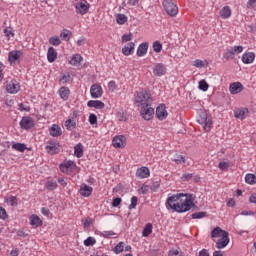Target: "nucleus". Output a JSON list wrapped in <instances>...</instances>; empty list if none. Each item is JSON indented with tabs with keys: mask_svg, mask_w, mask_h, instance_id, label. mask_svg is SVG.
Returning <instances> with one entry per match:
<instances>
[{
	"mask_svg": "<svg viewBox=\"0 0 256 256\" xmlns=\"http://www.w3.org/2000/svg\"><path fill=\"white\" fill-rule=\"evenodd\" d=\"M194 201L193 194H174L167 198L166 209H171L175 213H187L195 206Z\"/></svg>",
	"mask_w": 256,
	"mask_h": 256,
	"instance_id": "1",
	"label": "nucleus"
},
{
	"mask_svg": "<svg viewBox=\"0 0 256 256\" xmlns=\"http://www.w3.org/2000/svg\"><path fill=\"white\" fill-rule=\"evenodd\" d=\"M134 105L140 111V116L144 121H153L155 117V108H153V99L151 97H136Z\"/></svg>",
	"mask_w": 256,
	"mask_h": 256,
	"instance_id": "2",
	"label": "nucleus"
},
{
	"mask_svg": "<svg viewBox=\"0 0 256 256\" xmlns=\"http://www.w3.org/2000/svg\"><path fill=\"white\" fill-rule=\"evenodd\" d=\"M201 107H203V104H201V101H199L198 105L195 107V109L199 111L197 121L203 126L204 131L209 133L213 127V118L207 111L202 110Z\"/></svg>",
	"mask_w": 256,
	"mask_h": 256,
	"instance_id": "3",
	"label": "nucleus"
},
{
	"mask_svg": "<svg viewBox=\"0 0 256 256\" xmlns=\"http://www.w3.org/2000/svg\"><path fill=\"white\" fill-rule=\"evenodd\" d=\"M59 167L60 171L65 175H71L77 171V164L71 160H64Z\"/></svg>",
	"mask_w": 256,
	"mask_h": 256,
	"instance_id": "4",
	"label": "nucleus"
},
{
	"mask_svg": "<svg viewBox=\"0 0 256 256\" xmlns=\"http://www.w3.org/2000/svg\"><path fill=\"white\" fill-rule=\"evenodd\" d=\"M239 53H243V46L241 45L227 48L223 54V59L231 61V59H235V56L239 55Z\"/></svg>",
	"mask_w": 256,
	"mask_h": 256,
	"instance_id": "5",
	"label": "nucleus"
},
{
	"mask_svg": "<svg viewBox=\"0 0 256 256\" xmlns=\"http://www.w3.org/2000/svg\"><path fill=\"white\" fill-rule=\"evenodd\" d=\"M163 7L167 15H170V17H175V15L179 13V8L175 3H173V0H164Z\"/></svg>",
	"mask_w": 256,
	"mask_h": 256,
	"instance_id": "6",
	"label": "nucleus"
},
{
	"mask_svg": "<svg viewBox=\"0 0 256 256\" xmlns=\"http://www.w3.org/2000/svg\"><path fill=\"white\" fill-rule=\"evenodd\" d=\"M45 150L49 155H57L61 151V145L57 140H50L46 142Z\"/></svg>",
	"mask_w": 256,
	"mask_h": 256,
	"instance_id": "7",
	"label": "nucleus"
},
{
	"mask_svg": "<svg viewBox=\"0 0 256 256\" xmlns=\"http://www.w3.org/2000/svg\"><path fill=\"white\" fill-rule=\"evenodd\" d=\"M112 145L115 149H124L127 145V138L125 135H117L112 139Z\"/></svg>",
	"mask_w": 256,
	"mask_h": 256,
	"instance_id": "8",
	"label": "nucleus"
},
{
	"mask_svg": "<svg viewBox=\"0 0 256 256\" xmlns=\"http://www.w3.org/2000/svg\"><path fill=\"white\" fill-rule=\"evenodd\" d=\"M21 129H25L26 131L29 129H33L35 127V120L29 116H24L20 120L19 123Z\"/></svg>",
	"mask_w": 256,
	"mask_h": 256,
	"instance_id": "9",
	"label": "nucleus"
},
{
	"mask_svg": "<svg viewBox=\"0 0 256 256\" xmlns=\"http://www.w3.org/2000/svg\"><path fill=\"white\" fill-rule=\"evenodd\" d=\"M156 117L159 121H165V119L169 117L165 104H160L158 107H156Z\"/></svg>",
	"mask_w": 256,
	"mask_h": 256,
	"instance_id": "10",
	"label": "nucleus"
},
{
	"mask_svg": "<svg viewBox=\"0 0 256 256\" xmlns=\"http://www.w3.org/2000/svg\"><path fill=\"white\" fill-rule=\"evenodd\" d=\"M231 239L229 238V232H224L216 242V249H225L229 245Z\"/></svg>",
	"mask_w": 256,
	"mask_h": 256,
	"instance_id": "11",
	"label": "nucleus"
},
{
	"mask_svg": "<svg viewBox=\"0 0 256 256\" xmlns=\"http://www.w3.org/2000/svg\"><path fill=\"white\" fill-rule=\"evenodd\" d=\"M153 73L155 77H163V75H167V66L163 63H156L153 67Z\"/></svg>",
	"mask_w": 256,
	"mask_h": 256,
	"instance_id": "12",
	"label": "nucleus"
},
{
	"mask_svg": "<svg viewBox=\"0 0 256 256\" xmlns=\"http://www.w3.org/2000/svg\"><path fill=\"white\" fill-rule=\"evenodd\" d=\"M20 89H21V85H19V82H17V80H12L10 83L6 85V91L11 95H15V93H19Z\"/></svg>",
	"mask_w": 256,
	"mask_h": 256,
	"instance_id": "13",
	"label": "nucleus"
},
{
	"mask_svg": "<svg viewBox=\"0 0 256 256\" xmlns=\"http://www.w3.org/2000/svg\"><path fill=\"white\" fill-rule=\"evenodd\" d=\"M90 5L87 3V1L82 0L78 2L75 6L76 13H79L80 15H85L89 11Z\"/></svg>",
	"mask_w": 256,
	"mask_h": 256,
	"instance_id": "14",
	"label": "nucleus"
},
{
	"mask_svg": "<svg viewBox=\"0 0 256 256\" xmlns=\"http://www.w3.org/2000/svg\"><path fill=\"white\" fill-rule=\"evenodd\" d=\"M248 116H249V109L247 108H236L234 110V117L236 119H240V121L247 119Z\"/></svg>",
	"mask_w": 256,
	"mask_h": 256,
	"instance_id": "15",
	"label": "nucleus"
},
{
	"mask_svg": "<svg viewBox=\"0 0 256 256\" xmlns=\"http://www.w3.org/2000/svg\"><path fill=\"white\" fill-rule=\"evenodd\" d=\"M79 193L81 197H91L93 194V187L83 183L80 185Z\"/></svg>",
	"mask_w": 256,
	"mask_h": 256,
	"instance_id": "16",
	"label": "nucleus"
},
{
	"mask_svg": "<svg viewBox=\"0 0 256 256\" xmlns=\"http://www.w3.org/2000/svg\"><path fill=\"white\" fill-rule=\"evenodd\" d=\"M136 177H138V179H148V177H151V171L143 166L136 170Z\"/></svg>",
	"mask_w": 256,
	"mask_h": 256,
	"instance_id": "17",
	"label": "nucleus"
},
{
	"mask_svg": "<svg viewBox=\"0 0 256 256\" xmlns=\"http://www.w3.org/2000/svg\"><path fill=\"white\" fill-rule=\"evenodd\" d=\"M147 51H149V42H143L138 46L136 55L137 57H145Z\"/></svg>",
	"mask_w": 256,
	"mask_h": 256,
	"instance_id": "18",
	"label": "nucleus"
},
{
	"mask_svg": "<svg viewBox=\"0 0 256 256\" xmlns=\"http://www.w3.org/2000/svg\"><path fill=\"white\" fill-rule=\"evenodd\" d=\"M243 84L241 82H234L230 84L229 91L231 95H237L238 93H241L243 91Z\"/></svg>",
	"mask_w": 256,
	"mask_h": 256,
	"instance_id": "19",
	"label": "nucleus"
},
{
	"mask_svg": "<svg viewBox=\"0 0 256 256\" xmlns=\"http://www.w3.org/2000/svg\"><path fill=\"white\" fill-rule=\"evenodd\" d=\"M30 225L37 229V227H41L43 225V220L37 215V214H32L29 217Z\"/></svg>",
	"mask_w": 256,
	"mask_h": 256,
	"instance_id": "20",
	"label": "nucleus"
},
{
	"mask_svg": "<svg viewBox=\"0 0 256 256\" xmlns=\"http://www.w3.org/2000/svg\"><path fill=\"white\" fill-rule=\"evenodd\" d=\"M253 61H255V53L245 52L242 55V63H244V65H251V63H253Z\"/></svg>",
	"mask_w": 256,
	"mask_h": 256,
	"instance_id": "21",
	"label": "nucleus"
},
{
	"mask_svg": "<svg viewBox=\"0 0 256 256\" xmlns=\"http://www.w3.org/2000/svg\"><path fill=\"white\" fill-rule=\"evenodd\" d=\"M91 97H101L103 95V88L99 84H93L90 88Z\"/></svg>",
	"mask_w": 256,
	"mask_h": 256,
	"instance_id": "22",
	"label": "nucleus"
},
{
	"mask_svg": "<svg viewBox=\"0 0 256 256\" xmlns=\"http://www.w3.org/2000/svg\"><path fill=\"white\" fill-rule=\"evenodd\" d=\"M135 53V42H130L127 44V46H124L122 48V54L126 57H129V55H133Z\"/></svg>",
	"mask_w": 256,
	"mask_h": 256,
	"instance_id": "23",
	"label": "nucleus"
},
{
	"mask_svg": "<svg viewBox=\"0 0 256 256\" xmlns=\"http://www.w3.org/2000/svg\"><path fill=\"white\" fill-rule=\"evenodd\" d=\"M49 133L51 137H61L63 135V130H61L59 125L53 124L49 129Z\"/></svg>",
	"mask_w": 256,
	"mask_h": 256,
	"instance_id": "24",
	"label": "nucleus"
},
{
	"mask_svg": "<svg viewBox=\"0 0 256 256\" xmlns=\"http://www.w3.org/2000/svg\"><path fill=\"white\" fill-rule=\"evenodd\" d=\"M227 231L223 230L221 227L217 226L211 231V238L212 239H219L225 235Z\"/></svg>",
	"mask_w": 256,
	"mask_h": 256,
	"instance_id": "25",
	"label": "nucleus"
},
{
	"mask_svg": "<svg viewBox=\"0 0 256 256\" xmlns=\"http://www.w3.org/2000/svg\"><path fill=\"white\" fill-rule=\"evenodd\" d=\"M81 61H83V56H81V54H74L69 60V64L73 65V67H79V65H81Z\"/></svg>",
	"mask_w": 256,
	"mask_h": 256,
	"instance_id": "26",
	"label": "nucleus"
},
{
	"mask_svg": "<svg viewBox=\"0 0 256 256\" xmlns=\"http://www.w3.org/2000/svg\"><path fill=\"white\" fill-rule=\"evenodd\" d=\"M47 59L49 63H55V60L57 59V51H55L53 46L48 48Z\"/></svg>",
	"mask_w": 256,
	"mask_h": 256,
	"instance_id": "27",
	"label": "nucleus"
},
{
	"mask_svg": "<svg viewBox=\"0 0 256 256\" xmlns=\"http://www.w3.org/2000/svg\"><path fill=\"white\" fill-rule=\"evenodd\" d=\"M172 161L176 163V165H185V163H187V157L181 154H175Z\"/></svg>",
	"mask_w": 256,
	"mask_h": 256,
	"instance_id": "28",
	"label": "nucleus"
},
{
	"mask_svg": "<svg viewBox=\"0 0 256 256\" xmlns=\"http://www.w3.org/2000/svg\"><path fill=\"white\" fill-rule=\"evenodd\" d=\"M19 53H21V51H11L8 53V61L9 63H15V61H18V59L21 57L19 55Z\"/></svg>",
	"mask_w": 256,
	"mask_h": 256,
	"instance_id": "29",
	"label": "nucleus"
},
{
	"mask_svg": "<svg viewBox=\"0 0 256 256\" xmlns=\"http://www.w3.org/2000/svg\"><path fill=\"white\" fill-rule=\"evenodd\" d=\"M220 17L222 19H229V17H231V8L229 6H224L220 10Z\"/></svg>",
	"mask_w": 256,
	"mask_h": 256,
	"instance_id": "30",
	"label": "nucleus"
},
{
	"mask_svg": "<svg viewBox=\"0 0 256 256\" xmlns=\"http://www.w3.org/2000/svg\"><path fill=\"white\" fill-rule=\"evenodd\" d=\"M88 107H94L95 109H103L105 104L99 100H90L87 103Z\"/></svg>",
	"mask_w": 256,
	"mask_h": 256,
	"instance_id": "31",
	"label": "nucleus"
},
{
	"mask_svg": "<svg viewBox=\"0 0 256 256\" xmlns=\"http://www.w3.org/2000/svg\"><path fill=\"white\" fill-rule=\"evenodd\" d=\"M74 155H75V157H77L78 159H81V157H83V144L78 143V144L74 147Z\"/></svg>",
	"mask_w": 256,
	"mask_h": 256,
	"instance_id": "32",
	"label": "nucleus"
},
{
	"mask_svg": "<svg viewBox=\"0 0 256 256\" xmlns=\"http://www.w3.org/2000/svg\"><path fill=\"white\" fill-rule=\"evenodd\" d=\"M129 21V18L125 14H117L116 15V22L118 25H125Z\"/></svg>",
	"mask_w": 256,
	"mask_h": 256,
	"instance_id": "33",
	"label": "nucleus"
},
{
	"mask_svg": "<svg viewBox=\"0 0 256 256\" xmlns=\"http://www.w3.org/2000/svg\"><path fill=\"white\" fill-rule=\"evenodd\" d=\"M12 149H14L15 151H19V153H25L27 145L23 143H14L12 145Z\"/></svg>",
	"mask_w": 256,
	"mask_h": 256,
	"instance_id": "34",
	"label": "nucleus"
},
{
	"mask_svg": "<svg viewBox=\"0 0 256 256\" xmlns=\"http://www.w3.org/2000/svg\"><path fill=\"white\" fill-rule=\"evenodd\" d=\"M151 233H153V224L148 223V224L145 225V227L143 229V232H142V235L144 237H149V235H151Z\"/></svg>",
	"mask_w": 256,
	"mask_h": 256,
	"instance_id": "35",
	"label": "nucleus"
},
{
	"mask_svg": "<svg viewBox=\"0 0 256 256\" xmlns=\"http://www.w3.org/2000/svg\"><path fill=\"white\" fill-rule=\"evenodd\" d=\"M71 31L68 29H63V31L60 33V37L62 41H69L71 39Z\"/></svg>",
	"mask_w": 256,
	"mask_h": 256,
	"instance_id": "36",
	"label": "nucleus"
},
{
	"mask_svg": "<svg viewBox=\"0 0 256 256\" xmlns=\"http://www.w3.org/2000/svg\"><path fill=\"white\" fill-rule=\"evenodd\" d=\"M71 94V90H69L68 87L62 86L59 90H58V95L60 97H69V95Z\"/></svg>",
	"mask_w": 256,
	"mask_h": 256,
	"instance_id": "37",
	"label": "nucleus"
},
{
	"mask_svg": "<svg viewBox=\"0 0 256 256\" xmlns=\"http://www.w3.org/2000/svg\"><path fill=\"white\" fill-rule=\"evenodd\" d=\"M168 256H185L181 248H172L168 252Z\"/></svg>",
	"mask_w": 256,
	"mask_h": 256,
	"instance_id": "38",
	"label": "nucleus"
},
{
	"mask_svg": "<svg viewBox=\"0 0 256 256\" xmlns=\"http://www.w3.org/2000/svg\"><path fill=\"white\" fill-rule=\"evenodd\" d=\"M45 187L48 191H55V189H57L58 185H57V181L55 180H49L46 184Z\"/></svg>",
	"mask_w": 256,
	"mask_h": 256,
	"instance_id": "39",
	"label": "nucleus"
},
{
	"mask_svg": "<svg viewBox=\"0 0 256 256\" xmlns=\"http://www.w3.org/2000/svg\"><path fill=\"white\" fill-rule=\"evenodd\" d=\"M245 182L248 185H255V183H256V176H255V174H246Z\"/></svg>",
	"mask_w": 256,
	"mask_h": 256,
	"instance_id": "40",
	"label": "nucleus"
},
{
	"mask_svg": "<svg viewBox=\"0 0 256 256\" xmlns=\"http://www.w3.org/2000/svg\"><path fill=\"white\" fill-rule=\"evenodd\" d=\"M125 250V243L119 242L114 248L113 252L116 253V255H119V253H123Z\"/></svg>",
	"mask_w": 256,
	"mask_h": 256,
	"instance_id": "41",
	"label": "nucleus"
},
{
	"mask_svg": "<svg viewBox=\"0 0 256 256\" xmlns=\"http://www.w3.org/2000/svg\"><path fill=\"white\" fill-rule=\"evenodd\" d=\"M18 111H26L29 113V111H31V107L28 102H21L18 104Z\"/></svg>",
	"mask_w": 256,
	"mask_h": 256,
	"instance_id": "42",
	"label": "nucleus"
},
{
	"mask_svg": "<svg viewBox=\"0 0 256 256\" xmlns=\"http://www.w3.org/2000/svg\"><path fill=\"white\" fill-rule=\"evenodd\" d=\"M65 127L68 129V131H73V129L77 127V123L71 119H68L65 121Z\"/></svg>",
	"mask_w": 256,
	"mask_h": 256,
	"instance_id": "43",
	"label": "nucleus"
},
{
	"mask_svg": "<svg viewBox=\"0 0 256 256\" xmlns=\"http://www.w3.org/2000/svg\"><path fill=\"white\" fill-rule=\"evenodd\" d=\"M97 243L95 237L89 236L87 239L84 240L85 247H93Z\"/></svg>",
	"mask_w": 256,
	"mask_h": 256,
	"instance_id": "44",
	"label": "nucleus"
},
{
	"mask_svg": "<svg viewBox=\"0 0 256 256\" xmlns=\"http://www.w3.org/2000/svg\"><path fill=\"white\" fill-rule=\"evenodd\" d=\"M118 121H128L129 120V115L127 114V112H118L116 115Z\"/></svg>",
	"mask_w": 256,
	"mask_h": 256,
	"instance_id": "45",
	"label": "nucleus"
},
{
	"mask_svg": "<svg viewBox=\"0 0 256 256\" xmlns=\"http://www.w3.org/2000/svg\"><path fill=\"white\" fill-rule=\"evenodd\" d=\"M198 89H200V91H207V89H209V83L204 79L200 80L198 83Z\"/></svg>",
	"mask_w": 256,
	"mask_h": 256,
	"instance_id": "46",
	"label": "nucleus"
},
{
	"mask_svg": "<svg viewBox=\"0 0 256 256\" xmlns=\"http://www.w3.org/2000/svg\"><path fill=\"white\" fill-rule=\"evenodd\" d=\"M152 47L154 53H161V51H163V44H161L159 41H155Z\"/></svg>",
	"mask_w": 256,
	"mask_h": 256,
	"instance_id": "47",
	"label": "nucleus"
},
{
	"mask_svg": "<svg viewBox=\"0 0 256 256\" xmlns=\"http://www.w3.org/2000/svg\"><path fill=\"white\" fill-rule=\"evenodd\" d=\"M50 45H54L57 47L58 45H61V39L57 36H53L49 39Z\"/></svg>",
	"mask_w": 256,
	"mask_h": 256,
	"instance_id": "48",
	"label": "nucleus"
},
{
	"mask_svg": "<svg viewBox=\"0 0 256 256\" xmlns=\"http://www.w3.org/2000/svg\"><path fill=\"white\" fill-rule=\"evenodd\" d=\"M6 203L11 205V207H17V197L15 196H10L8 199H6Z\"/></svg>",
	"mask_w": 256,
	"mask_h": 256,
	"instance_id": "49",
	"label": "nucleus"
},
{
	"mask_svg": "<svg viewBox=\"0 0 256 256\" xmlns=\"http://www.w3.org/2000/svg\"><path fill=\"white\" fill-rule=\"evenodd\" d=\"M207 217V212H196L192 214V219H203Z\"/></svg>",
	"mask_w": 256,
	"mask_h": 256,
	"instance_id": "50",
	"label": "nucleus"
},
{
	"mask_svg": "<svg viewBox=\"0 0 256 256\" xmlns=\"http://www.w3.org/2000/svg\"><path fill=\"white\" fill-rule=\"evenodd\" d=\"M69 81H71V74L67 73V74H63L60 78V83H69Z\"/></svg>",
	"mask_w": 256,
	"mask_h": 256,
	"instance_id": "51",
	"label": "nucleus"
},
{
	"mask_svg": "<svg viewBox=\"0 0 256 256\" xmlns=\"http://www.w3.org/2000/svg\"><path fill=\"white\" fill-rule=\"evenodd\" d=\"M139 199L137 198V196H133L131 198V203L130 205L128 206V209H135V207H137V203H138Z\"/></svg>",
	"mask_w": 256,
	"mask_h": 256,
	"instance_id": "52",
	"label": "nucleus"
},
{
	"mask_svg": "<svg viewBox=\"0 0 256 256\" xmlns=\"http://www.w3.org/2000/svg\"><path fill=\"white\" fill-rule=\"evenodd\" d=\"M115 236V232L113 230L103 231L102 237H105L106 239H111V237Z\"/></svg>",
	"mask_w": 256,
	"mask_h": 256,
	"instance_id": "53",
	"label": "nucleus"
},
{
	"mask_svg": "<svg viewBox=\"0 0 256 256\" xmlns=\"http://www.w3.org/2000/svg\"><path fill=\"white\" fill-rule=\"evenodd\" d=\"M133 39V34H124L122 35V43H127V41H131Z\"/></svg>",
	"mask_w": 256,
	"mask_h": 256,
	"instance_id": "54",
	"label": "nucleus"
},
{
	"mask_svg": "<svg viewBox=\"0 0 256 256\" xmlns=\"http://www.w3.org/2000/svg\"><path fill=\"white\" fill-rule=\"evenodd\" d=\"M92 221H93V220H92L90 217H88V218L82 220V223H83L85 229H89V227H91Z\"/></svg>",
	"mask_w": 256,
	"mask_h": 256,
	"instance_id": "55",
	"label": "nucleus"
},
{
	"mask_svg": "<svg viewBox=\"0 0 256 256\" xmlns=\"http://www.w3.org/2000/svg\"><path fill=\"white\" fill-rule=\"evenodd\" d=\"M218 168L221 171H227V169H229V163L228 162H220L218 165Z\"/></svg>",
	"mask_w": 256,
	"mask_h": 256,
	"instance_id": "56",
	"label": "nucleus"
},
{
	"mask_svg": "<svg viewBox=\"0 0 256 256\" xmlns=\"http://www.w3.org/2000/svg\"><path fill=\"white\" fill-rule=\"evenodd\" d=\"M108 89L109 91H112V92L117 91V84L115 83V81H110L108 83Z\"/></svg>",
	"mask_w": 256,
	"mask_h": 256,
	"instance_id": "57",
	"label": "nucleus"
},
{
	"mask_svg": "<svg viewBox=\"0 0 256 256\" xmlns=\"http://www.w3.org/2000/svg\"><path fill=\"white\" fill-rule=\"evenodd\" d=\"M89 123H90V125H97V115L90 114Z\"/></svg>",
	"mask_w": 256,
	"mask_h": 256,
	"instance_id": "58",
	"label": "nucleus"
},
{
	"mask_svg": "<svg viewBox=\"0 0 256 256\" xmlns=\"http://www.w3.org/2000/svg\"><path fill=\"white\" fill-rule=\"evenodd\" d=\"M8 215H7V211L5 210V208L0 206V219H7Z\"/></svg>",
	"mask_w": 256,
	"mask_h": 256,
	"instance_id": "59",
	"label": "nucleus"
},
{
	"mask_svg": "<svg viewBox=\"0 0 256 256\" xmlns=\"http://www.w3.org/2000/svg\"><path fill=\"white\" fill-rule=\"evenodd\" d=\"M194 67H198L201 69V68L205 67V62H203V60L197 59L194 61Z\"/></svg>",
	"mask_w": 256,
	"mask_h": 256,
	"instance_id": "60",
	"label": "nucleus"
},
{
	"mask_svg": "<svg viewBox=\"0 0 256 256\" xmlns=\"http://www.w3.org/2000/svg\"><path fill=\"white\" fill-rule=\"evenodd\" d=\"M137 97H151V93L147 92V90H141L138 92Z\"/></svg>",
	"mask_w": 256,
	"mask_h": 256,
	"instance_id": "61",
	"label": "nucleus"
},
{
	"mask_svg": "<svg viewBox=\"0 0 256 256\" xmlns=\"http://www.w3.org/2000/svg\"><path fill=\"white\" fill-rule=\"evenodd\" d=\"M121 198H114L112 201V207H119L121 205Z\"/></svg>",
	"mask_w": 256,
	"mask_h": 256,
	"instance_id": "62",
	"label": "nucleus"
},
{
	"mask_svg": "<svg viewBox=\"0 0 256 256\" xmlns=\"http://www.w3.org/2000/svg\"><path fill=\"white\" fill-rule=\"evenodd\" d=\"M199 256H211L207 249H203L199 252Z\"/></svg>",
	"mask_w": 256,
	"mask_h": 256,
	"instance_id": "63",
	"label": "nucleus"
},
{
	"mask_svg": "<svg viewBox=\"0 0 256 256\" xmlns=\"http://www.w3.org/2000/svg\"><path fill=\"white\" fill-rule=\"evenodd\" d=\"M249 201H250L251 203H256V193H253V194L250 196Z\"/></svg>",
	"mask_w": 256,
	"mask_h": 256,
	"instance_id": "64",
	"label": "nucleus"
}]
</instances>
